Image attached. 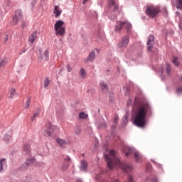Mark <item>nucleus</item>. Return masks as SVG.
Segmentation results:
<instances>
[{
    "mask_svg": "<svg viewBox=\"0 0 182 182\" xmlns=\"http://www.w3.org/2000/svg\"><path fill=\"white\" fill-rule=\"evenodd\" d=\"M67 70L68 72H72V67H70V65H67Z\"/></svg>",
    "mask_w": 182,
    "mask_h": 182,
    "instance_id": "40",
    "label": "nucleus"
},
{
    "mask_svg": "<svg viewBox=\"0 0 182 182\" xmlns=\"http://www.w3.org/2000/svg\"><path fill=\"white\" fill-rule=\"evenodd\" d=\"M160 14V6L149 5L146 7V14L149 18H156Z\"/></svg>",
    "mask_w": 182,
    "mask_h": 182,
    "instance_id": "4",
    "label": "nucleus"
},
{
    "mask_svg": "<svg viewBox=\"0 0 182 182\" xmlns=\"http://www.w3.org/2000/svg\"><path fill=\"white\" fill-rule=\"evenodd\" d=\"M176 18L179 19V28H182V16L178 11H176Z\"/></svg>",
    "mask_w": 182,
    "mask_h": 182,
    "instance_id": "25",
    "label": "nucleus"
},
{
    "mask_svg": "<svg viewBox=\"0 0 182 182\" xmlns=\"http://www.w3.org/2000/svg\"><path fill=\"white\" fill-rule=\"evenodd\" d=\"M3 42H4V43H6V42H8V36H5Z\"/></svg>",
    "mask_w": 182,
    "mask_h": 182,
    "instance_id": "42",
    "label": "nucleus"
},
{
    "mask_svg": "<svg viewBox=\"0 0 182 182\" xmlns=\"http://www.w3.org/2000/svg\"><path fill=\"white\" fill-rule=\"evenodd\" d=\"M119 120V117H114V123H117V121Z\"/></svg>",
    "mask_w": 182,
    "mask_h": 182,
    "instance_id": "45",
    "label": "nucleus"
},
{
    "mask_svg": "<svg viewBox=\"0 0 182 182\" xmlns=\"http://www.w3.org/2000/svg\"><path fill=\"white\" fill-rule=\"evenodd\" d=\"M166 70L167 75H170V72H171V67L170 66V64H166Z\"/></svg>",
    "mask_w": 182,
    "mask_h": 182,
    "instance_id": "29",
    "label": "nucleus"
},
{
    "mask_svg": "<svg viewBox=\"0 0 182 182\" xmlns=\"http://www.w3.org/2000/svg\"><path fill=\"white\" fill-rule=\"evenodd\" d=\"M80 76L82 79H85V77H86V70H85V69H83V68L80 69Z\"/></svg>",
    "mask_w": 182,
    "mask_h": 182,
    "instance_id": "24",
    "label": "nucleus"
},
{
    "mask_svg": "<svg viewBox=\"0 0 182 182\" xmlns=\"http://www.w3.org/2000/svg\"><path fill=\"white\" fill-rule=\"evenodd\" d=\"M129 117V112H126L125 114V118L127 119Z\"/></svg>",
    "mask_w": 182,
    "mask_h": 182,
    "instance_id": "47",
    "label": "nucleus"
},
{
    "mask_svg": "<svg viewBox=\"0 0 182 182\" xmlns=\"http://www.w3.org/2000/svg\"><path fill=\"white\" fill-rule=\"evenodd\" d=\"M114 182H119V181L118 180H116L115 181H114Z\"/></svg>",
    "mask_w": 182,
    "mask_h": 182,
    "instance_id": "50",
    "label": "nucleus"
},
{
    "mask_svg": "<svg viewBox=\"0 0 182 182\" xmlns=\"http://www.w3.org/2000/svg\"><path fill=\"white\" fill-rule=\"evenodd\" d=\"M124 26H125L127 31H130V29H132V24L127 21H124Z\"/></svg>",
    "mask_w": 182,
    "mask_h": 182,
    "instance_id": "27",
    "label": "nucleus"
},
{
    "mask_svg": "<svg viewBox=\"0 0 182 182\" xmlns=\"http://www.w3.org/2000/svg\"><path fill=\"white\" fill-rule=\"evenodd\" d=\"M36 38H38V33L33 32L29 36L28 41L30 42L31 45H33V42L36 41Z\"/></svg>",
    "mask_w": 182,
    "mask_h": 182,
    "instance_id": "11",
    "label": "nucleus"
},
{
    "mask_svg": "<svg viewBox=\"0 0 182 182\" xmlns=\"http://www.w3.org/2000/svg\"><path fill=\"white\" fill-rule=\"evenodd\" d=\"M53 14H55V18L60 16V14H62V10H60L59 6H55Z\"/></svg>",
    "mask_w": 182,
    "mask_h": 182,
    "instance_id": "15",
    "label": "nucleus"
},
{
    "mask_svg": "<svg viewBox=\"0 0 182 182\" xmlns=\"http://www.w3.org/2000/svg\"><path fill=\"white\" fill-rule=\"evenodd\" d=\"M41 114V108L37 109V112H35L33 116L31 117V121L33 122L35 120V117H38Z\"/></svg>",
    "mask_w": 182,
    "mask_h": 182,
    "instance_id": "20",
    "label": "nucleus"
},
{
    "mask_svg": "<svg viewBox=\"0 0 182 182\" xmlns=\"http://www.w3.org/2000/svg\"><path fill=\"white\" fill-rule=\"evenodd\" d=\"M177 9H182V0H176Z\"/></svg>",
    "mask_w": 182,
    "mask_h": 182,
    "instance_id": "26",
    "label": "nucleus"
},
{
    "mask_svg": "<svg viewBox=\"0 0 182 182\" xmlns=\"http://www.w3.org/2000/svg\"><path fill=\"white\" fill-rule=\"evenodd\" d=\"M105 160L109 170H112L114 166L121 167L124 171H126V173H129L133 170L132 165L127 164H122V162H120V160L116 157V151L114 150H111L109 155H105Z\"/></svg>",
    "mask_w": 182,
    "mask_h": 182,
    "instance_id": "2",
    "label": "nucleus"
},
{
    "mask_svg": "<svg viewBox=\"0 0 182 182\" xmlns=\"http://www.w3.org/2000/svg\"><path fill=\"white\" fill-rule=\"evenodd\" d=\"M123 26H124V21H117L115 26L116 32H120V31L123 29Z\"/></svg>",
    "mask_w": 182,
    "mask_h": 182,
    "instance_id": "12",
    "label": "nucleus"
},
{
    "mask_svg": "<svg viewBox=\"0 0 182 182\" xmlns=\"http://www.w3.org/2000/svg\"><path fill=\"white\" fill-rule=\"evenodd\" d=\"M80 168L81 171H86V168H87V162L85 161H81Z\"/></svg>",
    "mask_w": 182,
    "mask_h": 182,
    "instance_id": "17",
    "label": "nucleus"
},
{
    "mask_svg": "<svg viewBox=\"0 0 182 182\" xmlns=\"http://www.w3.org/2000/svg\"><path fill=\"white\" fill-rule=\"evenodd\" d=\"M176 93H182V87H179L177 88Z\"/></svg>",
    "mask_w": 182,
    "mask_h": 182,
    "instance_id": "39",
    "label": "nucleus"
},
{
    "mask_svg": "<svg viewBox=\"0 0 182 182\" xmlns=\"http://www.w3.org/2000/svg\"><path fill=\"white\" fill-rule=\"evenodd\" d=\"M134 112L133 123L136 127L144 129L147 124L146 116L151 114V107L147 102H141L139 100L135 99L132 106Z\"/></svg>",
    "mask_w": 182,
    "mask_h": 182,
    "instance_id": "1",
    "label": "nucleus"
},
{
    "mask_svg": "<svg viewBox=\"0 0 182 182\" xmlns=\"http://www.w3.org/2000/svg\"><path fill=\"white\" fill-rule=\"evenodd\" d=\"M126 157L130 156L132 153H134V156L135 158L136 161H140L141 159H143V156L141 154H140L139 152L135 151L132 148H130L129 146H124L122 149Z\"/></svg>",
    "mask_w": 182,
    "mask_h": 182,
    "instance_id": "5",
    "label": "nucleus"
},
{
    "mask_svg": "<svg viewBox=\"0 0 182 182\" xmlns=\"http://www.w3.org/2000/svg\"><path fill=\"white\" fill-rule=\"evenodd\" d=\"M148 52L153 50V46H154V36L150 35L148 38L147 41Z\"/></svg>",
    "mask_w": 182,
    "mask_h": 182,
    "instance_id": "10",
    "label": "nucleus"
},
{
    "mask_svg": "<svg viewBox=\"0 0 182 182\" xmlns=\"http://www.w3.org/2000/svg\"><path fill=\"white\" fill-rule=\"evenodd\" d=\"M21 21V18H18L16 16H14L13 17V23L14 25H16L18 22Z\"/></svg>",
    "mask_w": 182,
    "mask_h": 182,
    "instance_id": "30",
    "label": "nucleus"
},
{
    "mask_svg": "<svg viewBox=\"0 0 182 182\" xmlns=\"http://www.w3.org/2000/svg\"><path fill=\"white\" fill-rule=\"evenodd\" d=\"M49 79L46 78L44 81V87H48V86H49Z\"/></svg>",
    "mask_w": 182,
    "mask_h": 182,
    "instance_id": "35",
    "label": "nucleus"
},
{
    "mask_svg": "<svg viewBox=\"0 0 182 182\" xmlns=\"http://www.w3.org/2000/svg\"><path fill=\"white\" fill-rule=\"evenodd\" d=\"M100 87H101V90L103 93H107V85L105 82H101L100 83Z\"/></svg>",
    "mask_w": 182,
    "mask_h": 182,
    "instance_id": "18",
    "label": "nucleus"
},
{
    "mask_svg": "<svg viewBox=\"0 0 182 182\" xmlns=\"http://www.w3.org/2000/svg\"><path fill=\"white\" fill-rule=\"evenodd\" d=\"M152 182H157V179H156V178H154V179L152 180Z\"/></svg>",
    "mask_w": 182,
    "mask_h": 182,
    "instance_id": "48",
    "label": "nucleus"
},
{
    "mask_svg": "<svg viewBox=\"0 0 182 182\" xmlns=\"http://www.w3.org/2000/svg\"><path fill=\"white\" fill-rule=\"evenodd\" d=\"M107 8L110 9L111 8H113V11L116 12V11L119 10V4H117V2H116V0H108V4Z\"/></svg>",
    "mask_w": 182,
    "mask_h": 182,
    "instance_id": "9",
    "label": "nucleus"
},
{
    "mask_svg": "<svg viewBox=\"0 0 182 182\" xmlns=\"http://www.w3.org/2000/svg\"><path fill=\"white\" fill-rule=\"evenodd\" d=\"M15 93H16V90L14 88L10 89L9 90V94H10L9 97L11 99H12V97H14V96H15Z\"/></svg>",
    "mask_w": 182,
    "mask_h": 182,
    "instance_id": "28",
    "label": "nucleus"
},
{
    "mask_svg": "<svg viewBox=\"0 0 182 182\" xmlns=\"http://www.w3.org/2000/svg\"><path fill=\"white\" fill-rule=\"evenodd\" d=\"M68 168H69V164L68 163H65L63 166H62V169L63 171L65 170H68Z\"/></svg>",
    "mask_w": 182,
    "mask_h": 182,
    "instance_id": "33",
    "label": "nucleus"
},
{
    "mask_svg": "<svg viewBox=\"0 0 182 182\" xmlns=\"http://www.w3.org/2000/svg\"><path fill=\"white\" fill-rule=\"evenodd\" d=\"M35 163V159L28 158L26 161L21 165V170H26L29 167V166H32Z\"/></svg>",
    "mask_w": 182,
    "mask_h": 182,
    "instance_id": "7",
    "label": "nucleus"
},
{
    "mask_svg": "<svg viewBox=\"0 0 182 182\" xmlns=\"http://www.w3.org/2000/svg\"><path fill=\"white\" fill-rule=\"evenodd\" d=\"M6 61H5V60H2L0 62V66L2 68V67L6 66Z\"/></svg>",
    "mask_w": 182,
    "mask_h": 182,
    "instance_id": "36",
    "label": "nucleus"
},
{
    "mask_svg": "<svg viewBox=\"0 0 182 182\" xmlns=\"http://www.w3.org/2000/svg\"><path fill=\"white\" fill-rule=\"evenodd\" d=\"M130 38L129 36H124L121 41L118 43V48H126L129 45Z\"/></svg>",
    "mask_w": 182,
    "mask_h": 182,
    "instance_id": "8",
    "label": "nucleus"
},
{
    "mask_svg": "<svg viewBox=\"0 0 182 182\" xmlns=\"http://www.w3.org/2000/svg\"><path fill=\"white\" fill-rule=\"evenodd\" d=\"M22 28H25V26H26V23H25L24 21L22 22L21 24Z\"/></svg>",
    "mask_w": 182,
    "mask_h": 182,
    "instance_id": "44",
    "label": "nucleus"
},
{
    "mask_svg": "<svg viewBox=\"0 0 182 182\" xmlns=\"http://www.w3.org/2000/svg\"><path fill=\"white\" fill-rule=\"evenodd\" d=\"M56 141H57L58 144L60 146V147H65V146H66V144H68V142H66V141H65V139H62L60 138H58L56 139Z\"/></svg>",
    "mask_w": 182,
    "mask_h": 182,
    "instance_id": "16",
    "label": "nucleus"
},
{
    "mask_svg": "<svg viewBox=\"0 0 182 182\" xmlns=\"http://www.w3.org/2000/svg\"><path fill=\"white\" fill-rule=\"evenodd\" d=\"M44 60H49V50H46L41 57Z\"/></svg>",
    "mask_w": 182,
    "mask_h": 182,
    "instance_id": "21",
    "label": "nucleus"
},
{
    "mask_svg": "<svg viewBox=\"0 0 182 182\" xmlns=\"http://www.w3.org/2000/svg\"><path fill=\"white\" fill-rule=\"evenodd\" d=\"M5 167H6V159H0V173L4 171V168H5Z\"/></svg>",
    "mask_w": 182,
    "mask_h": 182,
    "instance_id": "14",
    "label": "nucleus"
},
{
    "mask_svg": "<svg viewBox=\"0 0 182 182\" xmlns=\"http://www.w3.org/2000/svg\"><path fill=\"white\" fill-rule=\"evenodd\" d=\"M65 161H67V163H69V161H70V157L66 156V158L65 159Z\"/></svg>",
    "mask_w": 182,
    "mask_h": 182,
    "instance_id": "41",
    "label": "nucleus"
},
{
    "mask_svg": "<svg viewBox=\"0 0 182 182\" xmlns=\"http://www.w3.org/2000/svg\"><path fill=\"white\" fill-rule=\"evenodd\" d=\"M95 58H96V52H95V50H92L90 53L87 59L88 60L92 61L95 60Z\"/></svg>",
    "mask_w": 182,
    "mask_h": 182,
    "instance_id": "19",
    "label": "nucleus"
},
{
    "mask_svg": "<svg viewBox=\"0 0 182 182\" xmlns=\"http://www.w3.org/2000/svg\"><path fill=\"white\" fill-rule=\"evenodd\" d=\"M11 137L9 134H6L5 136H4V139L7 140L8 141H9V140H11Z\"/></svg>",
    "mask_w": 182,
    "mask_h": 182,
    "instance_id": "38",
    "label": "nucleus"
},
{
    "mask_svg": "<svg viewBox=\"0 0 182 182\" xmlns=\"http://www.w3.org/2000/svg\"><path fill=\"white\" fill-rule=\"evenodd\" d=\"M29 105H31V98H28V101H26L24 107L28 109V107H29Z\"/></svg>",
    "mask_w": 182,
    "mask_h": 182,
    "instance_id": "34",
    "label": "nucleus"
},
{
    "mask_svg": "<svg viewBox=\"0 0 182 182\" xmlns=\"http://www.w3.org/2000/svg\"><path fill=\"white\" fill-rule=\"evenodd\" d=\"M53 133V127L51 124H47L43 129V134L46 137H50V134Z\"/></svg>",
    "mask_w": 182,
    "mask_h": 182,
    "instance_id": "6",
    "label": "nucleus"
},
{
    "mask_svg": "<svg viewBox=\"0 0 182 182\" xmlns=\"http://www.w3.org/2000/svg\"><path fill=\"white\" fill-rule=\"evenodd\" d=\"M132 101L131 100H129L127 101V106H132Z\"/></svg>",
    "mask_w": 182,
    "mask_h": 182,
    "instance_id": "43",
    "label": "nucleus"
},
{
    "mask_svg": "<svg viewBox=\"0 0 182 182\" xmlns=\"http://www.w3.org/2000/svg\"><path fill=\"white\" fill-rule=\"evenodd\" d=\"M89 0H83L82 4L83 5H86V2H87Z\"/></svg>",
    "mask_w": 182,
    "mask_h": 182,
    "instance_id": "46",
    "label": "nucleus"
},
{
    "mask_svg": "<svg viewBox=\"0 0 182 182\" xmlns=\"http://www.w3.org/2000/svg\"><path fill=\"white\" fill-rule=\"evenodd\" d=\"M34 1V4H36V1H38V0H33Z\"/></svg>",
    "mask_w": 182,
    "mask_h": 182,
    "instance_id": "49",
    "label": "nucleus"
},
{
    "mask_svg": "<svg viewBox=\"0 0 182 182\" xmlns=\"http://www.w3.org/2000/svg\"><path fill=\"white\" fill-rule=\"evenodd\" d=\"M23 154H31V146L28 144H25L23 147Z\"/></svg>",
    "mask_w": 182,
    "mask_h": 182,
    "instance_id": "13",
    "label": "nucleus"
},
{
    "mask_svg": "<svg viewBox=\"0 0 182 182\" xmlns=\"http://www.w3.org/2000/svg\"><path fill=\"white\" fill-rule=\"evenodd\" d=\"M99 129H102V127H107L106 122H102L98 125Z\"/></svg>",
    "mask_w": 182,
    "mask_h": 182,
    "instance_id": "37",
    "label": "nucleus"
},
{
    "mask_svg": "<svg viewBox=\"0 0 182 182\" xmlns=\"http://www.w3.org/2000/svg\"><path fill=\"white\" fill-rule=\"evenodd\" d=\"M79 118L80 119H87V114L85 112H80Z\"/></svg>",
    "mask_w": 182,
    "mask_h": 182,
    "instance_id": "31",
    "label": "nucleus"
},
{
    "mask_svg": "<svg viewBox=\"0 0 182 182\" xmlns=\"http://www.w3.org/2000/svg\"><path fill=\"white\" fill-rule=\"evenodd\" d=\"M63 25H65V22L62 20H58L55 22L54 29L56 36H65V33H66V27L63 26Z\"/></svg>",
    "mask_w": 182,
    "mask_h": 182,
    "instance_id": "3",
    "label": "nucleus"
},
{
    "mask_svg": "<svg viewBox=\"0 0 182 182\" xmlns=\"http://www.w3.org/2000/svg\"><path fill=\"white\" fill-rule=\"evenodd\" d=\"M75 134H77V136H79V134H80V133H82V129H80V127H77L75 129Z\"/></svg>",
    "mask_w": 182,
    "mask_h": 182,
    "instance_id": "32",
    "label": "nucleus"
},
{
    "mask_svg": "<svg viewBox=\"0 0 182 182\" xmlns=\"http://www.w3.org/2000/svg\"><path fill=\"white\" fill-rule=\"evenodd\" d=\"M14 16H17L19 19H22L23 14H22V10H17L15 13Z\"/></svg>",
    "mask_w": 182,
    "mask_h": 182,
    "instance_id": "22",
    "label": "nucleus"
},
{
    "mask_svg": "<svg viewBox=\"0 0 182 182\" xmlns=\"http://www.w3.org/2000/svg\"><path fill=\"white\" fill-rule=\"evenodd\" d=\"M172 63L175 66H178V65H180V62H178V58L177 56L173 57Z\"/></svg>",
    "mask_w": 182,
    "mask_h": 182,
    "instance_id": "23",
    "label": "nucleus"
}]
</instances>
